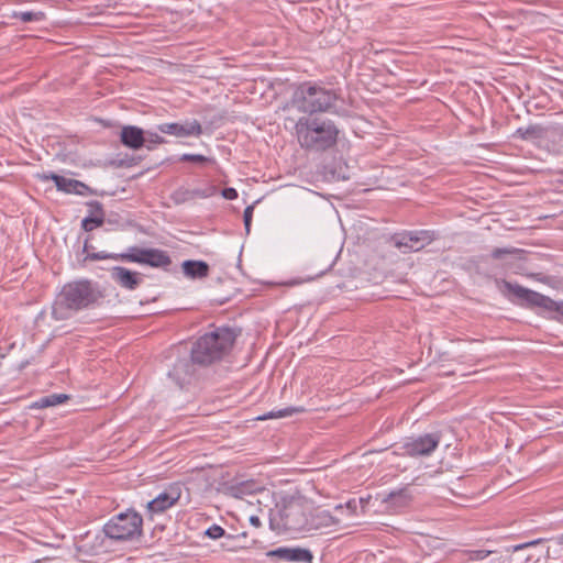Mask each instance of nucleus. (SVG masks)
Listing matches in <instances>:
<instances>
[{"instance_id":"42","label":"nucleus","mask_w":563,"mask_h":563,"mask_svg":"<svg viewBox=\"0 0 563 563\" xmlns=\"http://www.w3.org/2000/svg\"><path fill=\"white\" fill-rule=\"evenodd\" d=\"M88 250H89V246H88V240H86V242H85V244H84V252H86V253H87V255H88V254H90Z\"/></svg>"},{"instance_id":"21","label":"nucleus","mask_w":563,"mask_h":563,"mask_svg":"<svg viewBox=\"0 0 563 563\" xmlns=\"http://www.w3.org/2000/svg\"><path fill=\"white\" fill-rule=\"evenodd\" d=\"M69 399V396L66 394H51L47 396L41 397L38 400L34 401L31 408L43 409L48 407H54L60 404H64Z\"/></svg>"},{"instance_id":"13","label":"nucleus","mask_w":563,"mask_h":563,"mask_svg":"<svg viewBox=\"0 0 563 563\" xmlns=\"http://www.w3.org/2000/svg\"><path fill=\"white\" fill-rule=\"evenodd\" d=\"M195 365H197V363L192 362L191 356L190 358H179L174 364L173 368L168 372V376L179 387H184L186 384H189L191 379L195 377Z\"/></svg>"},{"instance_id":"39","label":"nucleus","mask_w":563,"mask_h":563,"mask_svg":"<svg viewBox=\"0 0 563 563\" xmlns=\"http://www.w3.org/2000/svg\"><path fill=\"white\" fill-rule=\"evenodd\" d=\"M246 536H247L246 532H242V533L235 534V536L228 534L227 540L239 541L241 538H245Z\"/></svg>"},{"instance_id":"17","label":"nucleus","mask_w":563,"mask_h":563,"mask_svg":"<svg viewBox=\"0 0 563 563\" xmlns=\"http://www.w3.org/2000/svg\"><path fill=\"white\" fill-rule=\"evenodd\" d=\"M338 521L332 515L322 509H314L308 514V527L307 532L317 531L323 528H329L335 525Z\"/></svg>"},{"instance_id":"4","label":"nucleus","mask_w":563,"mask_h":563,"mask_svg":"<svg viewBox=\"0 0 563 563\" xmlns=\"http://www.w3.org/2000/svg\"><path fill=\"white\" fill-rule=\"evenodd\" d=\"M236 333L228 327L217 328L203 334L192 345V362L200 366H208L220 361L232 349Z\"/></svg>"},{"instance_id":"23","label":"nucleus","mask_w":563,"mask_h":563,"mask_svg":"<svg viewBox=\"0 0 563 563\" xmlns=\"http://www.w3.org/2000/svg\"><path fill=\"white\" fill-rule=\"evenodd\" d=\"M97 208L98 216L96 217H86L81 221V228L85 231H92L95 228L101 227L104 222V211L103 208H100L98 205H95Z\"/></svg>"},{"instance_id":"26","label":"nucleus","mask_w":563,"mask_h":563,"mask_svg":"<svg viewBox=\"0 0 563 563\" xmlns=\"http://www.w3.org/2000/svg\"><path fill=\"white\" fill-rule=\"evenodd\" d=\"M496 552L493 550H464L461 552L464 561H482L487 556L495 554Z\"/></svg>"},{"instance_id":"30","label":"nucleus","mask_w":563,"mask_h":563,"mask_svg":"<svg viewBox=\"0 0 563 563\" xmlns=\"http://www.w3.org/2000/svg\"><path fill=\"white\" fill-rule=\"evenodd\" d=\"M218 191V188L214 185H209L205 188H195L191 189L192 200L195 199H206L214 196Z\"/></svg>"},{"instance_id":"24","label":"nucleus","mask_w":563,"mask_h":563,"mask_svg":"<svg viewBox=\"0 0 563 563\" xmlns=\"http://www.w3.org/2000/svg\"><path fill=\"white\" fill-rule=\"evenodd\" d=\"M11 16L19 19L24 23L41 22L45 20V13L42 11H13Z\"/></svg>"},{"instance_id":"38","label":"nucleus","mask_w":563,"mask_h":563,"mask_svg":"<svg viewBox=\"0 0 563 563\" xmlns=\"http://www.w3.org/2000/svg\"><path fill=\"white\" fill-rule=\"evenodd\" d=\"M250 523L255 528H260L262 526V521L257 516H251Z\"/></svg>"},{"instance_id":"8","label":"nucleus","mask_w":563,"mask_h":563,"mask_svg":"<svg viewBox=\"0 0 563 563\" xmlns=\"http://www.w3.org/2000/svg\"><path fill=\"white\" fill-rule=\"evenodd\" d=\"M440 442V432L411 437L406 439V441L400 446L393 451V454L410 457L429 456L435 451Z\"/></svg>"},{"instance_id":"16","label":"nucleus","mask_w":563,"mask_h":563,"mask_svg":"<svg viewBox=\"0 0 563 563\" xmlns=\"http://www.w3.org/2000/svg\"><path fill=\"white\" fill-rule=\"evenodd\" d=\"M121 143L132 150H140L145 144V131L136 125H125L120 133Z\"/></svg>"},{"instance_id":"3","label":"nucleus","mask_w":563,"mask_h":563,"mask_svg":"<svg viewBox=\"0 0 563 563\" xmlns=\"http://www.w3.org/2000/svg\"><path fill=\"white\" fill-rule=\"evenodd\" d=\"M340 95L334 89H328L320 84L306 81L294 90L291 107L311 117L319 112H334Z\"/></svg>"},{"instance_id":"18","label":"nucleus","mask_w":563,"mask_h":563,"mask_svg":"<svg viewBox=\"0 0 563 563\" xmlns=\"http://www.w3.org/2000/svg\"><path fill=\"white\" fill-rule=\"evenodd\" d=\"M112 278L121 287L131 290L135 289L141 283V278L137 273L131 272L130 269L121 266L113 267Z\"/></svg>"},{"instance_id":"2","label":"nucleus","mask_w":563,"mask_h":563,"mask_svg":"<svg viewBox=\"0 0 563 563\" xmlns=\"http://www.w3.org/2000/svg\"><path fill=\"white\" fill-rule=\"evenodd\" d=\"M295 135L302 150L323 153L336 144L339 129L330 119L301 117L295 124Z\"/></svg>"},{"instance_id":"27","label":"nucleus","mask_w":563,"mask_h":563,"mask_svg":"<svg viewBox=\"0 0 563 563\" xmlns=\"http://www.w3.org/2000/svg\"><path fill=\"white\" fill-rule=\"evenodd\" d=\"M170 199L175 205H184L188 201L192 200L191 189L186 187H179L175 189Z\"/></svg>"},{"instance_id":"29","label":"nucleus","mask_w":563,"mask_h":563,"mask_svg":"<svg viewBox=\"0 0 563 563\" xmlns=\"http://www.w3.org/2000/svg\"><path fill=\"white\" fill-rule=\"evenodd\" d=\"M300 411H302V409L295 408V407H287V408L282 409V410L269 411V412L263 415L262 417H260L258 419L260 420H267V419H274V418H284V417H288V416H291L295 412H300Z\"/></svg>"},{"instance_id":"37","label":"nucleus","mask_w":563,"mask_h":563,"mask_svg":"<svg viewBox=\"0 0 563 563\" xmlns=\"http://www.w3.org/2000/svg\"><path fill=\"white\" fill-rule=\"evenodd\" d=\"M224 538H225V542L222 543L223 549L229 550V551H235L239 548H242V545H240V544H234L235 541L227 540V536Z\"/></svg>"},{"instance_id":"14","label":"nucleus","mask_w":563,"mask_h":563,"mask_svg":"<svg viewBox=\"0 0 563 563\" xmlns=\"http://www.w3.org/2000/svg\"><path fill=\"white\" fill-rule=\"evenodd\" d=\"M433 241V233L430 231L421 230L409 232L407 234L401 235L396 240L395 244L397 247H406L410 251H419L423 249L426 245L430 244Z\"/></svg>"},{"instance_id":"36","label":"nucleus","mask_w":563,"mask_h":563,"mask_svg":"<svg viewBox=\"0 0 563 563\" xmlns=\"http://www.w3.org/2000/svg\"><path fill=\"white\" fill-rule=\"evenodd\" d=\"M95 205H98L100 208H103L102 203L97 201V200H92V201L87 202V207L89 208V216L88 217H96V216H98L97 208L95 207Z\"/></svg>"},{"instance_id":"10","label":"nucleus","mask_w":563,"mask_h":563,"mask_svg":"<svg viewBox=\"0 0 563 563\" xmlns=\"http://www.w3.org/2000/svg\"><path fill=\"white\" fill-rule=\"evenodd\" d=\"M284 526L291 532H307L308 514L299 505L287 507L283 514Z\"/></svg>"},{"instance_id":"1","label":"nucleus","mask_w":563,"mask_h":563,"mask_svg":"<svg viewBox=\"0 0 563 563\" xmlns=\"http://www.w3.org/2000/svg\"><path fill=\"white\" fill-rule=\"evenodd\" d=\"M102 297V291L91 280L81 279L67 283L53 303L52 317L58 321L67 320L76 312L98 303Z\"/></svg>"},{"instance_id":"15","label":"nucleus","mask_w":563,"mask_h":563,"mask_svg":"<svg viewBox=\"0 0 563 563\" xmlns=\"http://www.w3.org/2000/svg\"><path fill=\"white\" fill-rule=\"evenodd\" d=\"M525 251L516 247H496L492 251V258L501 262L504 271H514L517 261L523 258Z\"/></svg>"},{"instance_id":"22","label":"nucleus","mask_w":563,"mask_h":563,"mask_svg":"<svg viewBox=\"0 0 563 563\" xmlns=\"http://www.w3.org/2000/svg\"><path fill=\"white\" fill-rule=\"evenodd\" d=\"M411 500V495L407 488L390 492L384 499L385 503L390 504L394 507H406Z\"/></svg>"},{"instance_id":"11","label":"nucleus","mask_w":563,"mask_h":563,"mask_svg":"<svg viewBox=\"0 0 563 563\" xmlns=\"http://www.w3.org/2000/svg\"><path fill=\"white\" fill-rule=\"evenodd\" d=\"M180 496L179 487H169L147 503V511L151 515L163 514L172 508L179 500Z\"/></svg>"},{"instance_id":"20","label":"nucleus","mask_w":563,"mask_h":563,"mask_svg":"<svg viewBox=\"0 0 563 563\" xmlns=\"http://www.w3.org/2000/svg\"><path fill=\"white\" fill-rule=\"evenodd\" d=\"M184 274L192 279H201L209 275V265L203 261H185L181 264Z\"/></svg>"},{"instance_id":"33","label":"nucleus","mask_w":563,"mask_h":563,"mask_svg":"<svg viewBox=\"0 0 563 563\" xmlns=\"http://www.w3.org/2000/svg\"><path fill=\"white\" fill-rule=\"evenodd\" d=\"M74 185H75L74 194H76V195L87 196V195L95 194V191L88 185H86L85 183H82L80 180L76 179V184H74Z\"/></svg>"},{"instance_id":"6","label":"nucleus","mask_w":563,"mask_h":563,"mask_svg":"<svg viewBox=\"0 0 563 563\" xmlns=\"http://www.w3.org/2000/svg\"><path fill=\"white\" fill-rule=\"evenodd\" d=\"M121 260L125 262L145 264L152 267H167L172 261L167 252L158 249H141L132 246L126 253L122 254H109L107 252H97L95 254H88L86 260L89 261H101V260Z\"/></svg>"},{"instance_id":"40","label":"nucleus","mask_w":563,"mask_h":563,"mask_svg":"<svg viewBox=\"0 0 563 563\" xmlns=\"http://www.w3.org/2000/svg\"><path fill=\"white\" fill-rule=\"evenodd\" d=\"M530 544H531V543H525V544L516 545V547H514V551H519V550H521V549H523V548L529 547Z\"/></svg>"},{"instance_id":"9","label":"nucleus","mask_w":563,"mask_h":563,"mask_svg":"<svg viewBox=\"0 0 563 563\" xmlns=\"http://www.w3.org/2000/svg\"><path fill=\"white\" fill-rule=\"evenodd\" d=\"M161 133L173 135L176 137L199 136L202 134V126L199 121L166 122L157 125Z\"/></svg>"},{"instance_id":"32","label":"nucleus","mask_w":563,"mask_h":563,"mask_svg":"<svg viewBox=\"0 0 563 563\" xmlns=\"http://www.w3.org/2000/svg\"><path fill=\"white\" fill-rule=\"evenodd\" d=\"M205 534L212 540H218L225 537V530L219 525H212L205 531Z\"/></svg>"},{"instance_id":"28","label":"nucleus","mask_w":563,"mask_h":563,"mask_svg":"<svg viewBox=\"0 0 563 563\" xmlns=\"http://www.w3.org/2000/svg\"><path fill=\"white\" fill-rule=\"evenodd\" d=\"M166 143V140L156 132L145 131V144L144 146L148 151H153L156 145Z\"/></svg>"},{"instance_id":"35","label":"nucleus","mask_w":563,"mask_h":563,"mask_svg":"<svg viewBox=\"0 0 563 563\" xmlns=\"http://www.w3.org/2000/svg\"><path fill=\"white\" fill-rule=\"evenodd\" d=\"M221 195L224 199H228V200H234L238 198V191H236V189H234L232 187L224 188L221 191Z\"/></svg>"},{"instance_id":"19","label":"nucleus","mask_w":563,"mask_h":563,"mask_svg":"<svg viewBox=\"0 0 563 563\" xmlns=\"http://www.w3.org/2000/svg\"><path fill=\"white\" fill-rule=\"evenodd\" d=\"M36 178L42 181L53 180L55 183L57 190H59V191H63L66 194H74V191H75L74 184H76V179L66 178L64 176H59L52 172L37 174Z\"/></svg>"},{"instance_id":"25","label":"nucleus","mask_w":563,"mask_h":563,"mask_svg":"<svg viewBox=\"0 0 563 563\" xmlns=\"http://www.w3.org/2000/svg\"><path fill=\"white\" fill-rule=\"evenodd\" d=\"M516 134L522 140L539 139L543 135V128L540 125H529L527 128H519Z\"/></svg>"},{"instance_id":"41","label":"nucleus","mask_w":563,"mask_h":563,"mask_svg":"<svg viewBox=\"0 0 563 563\" xmlns=\"http://www.w3.org/2000/svg\"><path fill=\"white\" fill-rule=\"evenodd\" d=\"M346 507L355 509L356 508V501L355 500L347 501L346 503Z\"/></svg>"},{"instance_id":"34","label":"nucleus","mask_w":563,"mask_h":563,"mask_svg":"<svg viewBox=\"0 0 563 563\" xmlns=\"http://www.w3.org/2000/svg\"><path fill=\"white\" fill-rule=\"evenodd\" d=\"M253 211H254V207L253 206H247L245 208V210H244V213H243V221H244V227H245L246 233H250V230H251Z\"/></svg>"},{"instance_id":"5","label":"nucleus","mask_w":563,"mask_h":563,"mask_svg":"<svg viewBox=\"0 0 563 563\" xmlns=\"http://www.w3.org/2000/svg\"><path fill=\"white\" fill-rule=\"evenodd\" d=\"M495 284L509 301L529 309L538 307L553 312L554 314L550 318L556 322H563V300L555 301L543 294L505 279H495Z\"/></svg>"},{"instance_id":"12","label":"nucleus","mask_w":563,"mask_h":563,"mask_svg":"<svg viewBox=\"0 0 563 563\" xmlns=\"http://www.w3.org/2000/svg\"><path fill=\"white\" fill-rule=\"evenodd\" d=\"M267 556L276 558L280 561L285 562H303L311 563L313 555L310 550L305 548H287L280 547L275 550H271L267 552Z\"/></svg>"},{"instance_id":"7","label":"nucleus","mask_w":563,"mask_h":563,"mask_svg":"<svg viewBox=\"0 0 563 563\" xmlns=\"http://www.w3.org/2000/svg\"><path fill=\"white\" fill-rule=\"evenodd\" d=\"M143 518L134 510L113 516L104 526V534L117 541H129L142 536Z\"/></svg>"},{"instance_id":"31","label":"nucleus","mask_w":563,"mask_h":563,"mask_svg":"<svg viewBox=\"0 0 563 563\" xmlns=\"http://www.w3.org/2000/svg\"><path fill=\"white\" fill-rule=\"evenodd\" d=\"M180 162H192L198 164H207L214 163V159L211 157L203 156L201 154H183L179 157Z\"/></svg>"}]
</instances>
